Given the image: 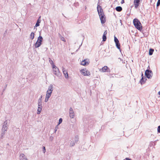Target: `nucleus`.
<instances>
[{
  "label": "nucleus",
  "mask_w": 160,
  "mask_h": 160,
  "mask_svg": "<svg viewBox=\"0 0 160 160\" xmlns=\"http://www.w3.org/2000/svg\"><path fill=\"white\" fill-rule=\"evenodd\" d=\"M52 91L53 86L52 84H51L49 87L48 90L47 92L48 91L49 93H51V94H52Z\"/></svg>",
  "instance_id": "nucleus-17"
},
{
  "label": "nucleus",
  "mask_w": 160,
  "mask_h": 160,
  "mask_svg": "<svg viewBox=\"0 0 160 160\" xmlns=\"http://www.w3.org/2000/svg\"><path fill=\"white\" fill-rule=\"evenodd\" d=\"M124 2H125L124 0H122L121 2V3L122 4L124 3Z\"/></svg>",
  "instance_id": "nucleus-42"
},
{
  "label": "nucleus",
  "mask_w": 160,
  "mask_h": 160,
  "mask_svg": "<svg viewBox=\"0 0 160 160\" xmlns=\"http://www.w3.org/2000/svg\"><path fill=\"white\" fill-rule=\"evenodd\" d=\"M107 37H106V35L103 34V35L102 36V41H103V42H105V41L106 40V39H107Z\"/></svg>",
  "instance_id": "nucleus-24"
},
{
  "label": "nucleus",
  "mask_w": 160,
  "mask_h": 160,
  "mask_svg": "<svg viewBox=\"0 0 160 160\" xmlns=\"http://www.w3.org/2000/svg\"><path fill=\"white\" fill-rule=\"evenodd\" d=\"M133 3L135 8H137L139 6L140 2H142V0H133Z\"/></svg>",
  "instance_id": "nucleus-7"
},
{
  "label": "nucleus",
  "mask_w": 160,
  "mask_h": 160,
  "mask_svg": "<svg viewBox=\"0 0 160 160\" xmlns=\"http://www.w3.org/2000/svg\"><path fill=\"white\" fill-rule=\"evenodd\" d=\"M85 72H85V75L89 76L90 75V72H89V71H88V70H86Z\"/></svg>",
  "instance_id": "nucleus-28"
},
{
  "label": "nucleus",
  "mask_w": 160,
  "mask_h": 160,
  "mask_svg": "<svg viewBox=\"0 0 160 160\" xmlns=\"http://www.w3.org/2000/svg\"><path fill=\"white\" fill-rule=\"evenodd\" d=\"M7 33V31H5V33H4V34H5V33Z\"/></svg>",
  "instance_id": "nucleus-49"
},
{
  "label": "nucleus",
  "mask_w": 160,
  "mask_h": 160,
  "mask_svg": "<svg viewBox=\"0 0 160 160\" xmlns=\"http://www.w3.org/2000/svg\"><path fill=\"white\" fill-rule=\"evenodd\" d=\"M133 24L135 28L142 33H144V30H142V24L140 21L137 18L133 20Z\"/></svg>",
  "instance_id": "nucleus-1"
},
{
  "label": "nucleus",
  "mask_w": 160,
  "mask_h": 160,
  "mask_svg": "<svg viewBox=\"0 0 160 160\" xmlns=\"http://www.w3.org/2000/svg\"><path fill=\"white\" fill-rule=\"evenodd\" d=\"M114 41L116 44V46L117 48L119 49L120 52H121V50L120 48V44L118 39L115 36H114Z\"/></svg>",
  "instance_id": "nucleus-5"
},
{
  "label": "nucleus",
  "mask_w": 160,
  "mask_h": 160,
  "mask_svg": "<svg viewBox=\"0 0 160 160\" xmlns=\"http://www.w3.org/2000/svg\"><path fill=\"white\" fill-rule=\"evenodd\" d=\"M154 50L152 48H150L149 51V55L150 56L152 55L153 52Z\"/></svg>",
  "instance_id": "nucleus-21"
},
{
  "label": "nucleus",
  "mask_w": 160,
  "mask_h": 160,
  "mask_svg": "<svg viewBox=\"0 0 160 160\" xmlns=\"http://www.w3.org/2000/svg\"><path fill=\"white\" fill-rule=\"evenodd\" d=\"M150 69V67H149V66H148V69H148V70H149Z\"/></svg>",
  "instance_id": "nucleus-47"
},
{
  "label": "nucleus",
  "mask_w": 160,
  "mask_h": 160,
  "mask_svg": "<svg viewBox=\"0 0 160 160\" xmlns=\"http://www.w3.org/2000/svg\"><path fill=\"white\" fill-rule=\"evenodd\" d=\"M43 39L42 37L40 34L36 42L34 44V46L35 48H38L42 44Z\"/></svg>",
  "instance_id": "nucleus-2"
},
{
  "label": "nucleus",
  "mask_w": 160,
  "mask_h": 160,
  "mask_svg": "<svg viewBox=\"0 0 160 160\" xmlns=\"http://www.w3.org/2000/svg\"><path fill=\"white\" fill-rule=\"evenodd\" d=\"M160 5V1H158L157 3V8Z\"/></svg>",
  "instance_id": "nucleus-37"
},
{
  "label": "nucleus",
  "mask_w": 160,
  "mask_h": 160,
  "mask_svg": "<svg viewBox=\"0 0 160 160\" xmlns=\"http://www.w3.org/2000/svg\"><path fill=\"white\" fill-rule=\"evenodd\" d=\"M51 95V93H49L48 91L47 92L45 100V102H47L48 101V99L50 97Z\"/></svg>",
  "instance_id": "nucleus-13"
},
{
  "label": "nucleus",
  "mask_w": 160,
  "mask_h": 160,
  "mask_svg": "<svg viewBox=\"0 0 160 160\" xmlns=\"http://www.w3.org/2000/svg\"><path fill=\"white\" fill-rule=\"evenodd\" d=\"M75 143L74 142L72 141H71L70 144V147L73 146L75 145Z\"/></svg>",
  "instance_id": "nucleus-29"
},
{
  "label": "nucleus",
  "mask_w": 160,
  "mask_h": 160,
  "mask_svg": "<svg viewBox=\"0 0 160 160\" xmlns=\"http://www.w3.org/2000/svg\"><path fill=\"white\" fill-rule=\"evenodd\" d=\"M5 134H3V133H2L1 132V137H0V138L1 139H2L3 138H4V135Z\"/></svg>",
  "instance_id": "nucleus-35"
},
{
  "label": "nucleus",
  "mask_w": 160,
  "mask_h": 160,
  "mask_svg": "<svg viewBox=\"0 0 160 160\" xmlns=\"http://www.w3.org/2000/svg\"><path fill=\"white\" fill-rule=\"evenodd\" d=\"M53 138L52 137H50V139L51 141H52L53 140Z\"/></svg>",
  "instance_id": "nucleus-45"
},
{
  "label": "nucleus",
  "mask_w": 160,
  "mask_h": 160,
  "mask_svg": "<svg viewBox=\"0 0 160 160\" xmlns=\"http://www.w3.org/2000/svg\"><path fill=\"white\" fill-rule=\"evenodd\" d=\"M120 60H121H121H122V59H120Z\"/></svg>",
  "instance_id": "nucleus-56"
},
{
  "label": "nucleus",
  "mask_w": 160,
  "mask_h": 160,
  "mask_svg": "<svg viewBox=\"0 0 160 160\" xmlns=\"http://www.w3.org/2000/svg\"><path fill=\"white\" fill-rule=\"evenodd\" d=\"M42 151L44 153H45L46 152V148L45 146H43L42 147Z\"/></svg>",
  "instance_id": "nucleus-33"
},
{
  "label": "nucleus",
  "mask_w": 160,
  "mask_h": 160,
  "mask_svg": "<svg viewBox=\"0 0 160 160\" xmlns=\"http://www.w3.org/2000/svg\"><path fill=\"white\" fill-rule=\"evenodd\" d=\"M147 77H144V80H145L146 81L147 80Z\"/></svg>",
  "instance_id": "nucleus-43"
},
{
  "label": "nucleus",
  "mask_w": 160,
  "mask_h": 160,
  "mask_svg": "<svg viewBox=\"0 0 160 160\" xmlns=\"http://www.w3.org/2000/svg\"><path fill=\"white\" fill-rule=\"evenodd\" d=\"M8 129V127L7 126H2V131H7Z\"/></svg>",
  "instance_id": "nucleus-25"
},
{
  "label": "nucleus",
  "mask_w": 160,
  "mask_h": 160,
  "mask_svg": "<svg viewBox=\"0 0 160 160\" xmlns=\"http://www.w3.org/2000/svg\"><path fill=\"white\" fill-rule=\"evenodd\" d=\"M19 159L20 160H28L26 156L23 153L20 154Z\"/></svg>",
  "instance_id": "nucleus-11"
},
{
  "label": "nucleus",
  "mask_w": 160,
  "mask_h": 160,
  "mask_svg": "<svg viewBox=\"0 0 160 160\" xmlns=\"http://www.w3.org/2000/svg\"><path fill=\"white\" fill-rule=\"evenodd\" d=\"M99 15L101 23L102 24L104 23L106 21V18L104 13L100 14Z\"/></svg>",
  "instance_id": "nucleus-6"
},
{
  "label": "nucleus",
  "mask_w": 160,
  "mask_h": 160,
  "mask_svg": "<svg viewBox=\"0 0 160 160\" xmlns=\"http://www.w3.org/2000/svg\"><path fill=\"white\" fill-rule=\"evenodd\" d=\"M62 121V118H60L59 119V121L58 122V125L60 124Z\"/></svg>",
  "instance_id": "nucleus-30"
},
{
  "label": "nucleus",
  "mask_w": 160,
  "mask_h": 160,
  "mask_svg": "<svg viewBox=\"0 0 160 160\" xmlns=\"http://www.w3.org/2000/svg\"><path fill=\"white\" fill-rule=\"evenodd\" d=\"M62 72L65 75V77L66 78H68V75L67 71L65 70L64 68L62 69Z\"/></svg>",
  "instance_id": "nucleus-15"
},
{
  "label": "nucleus",
  "mask_w": 160,
  "mask_h": 160,
  "mask_svg": "<svg viewBox=\"0 0 160 160\" xmlns=\"http://www.w3.org/2000/svg\"><path fill=\"white\" fill-rule=\"evenodd\" d=\"M53 73L57 76H59L60 75L59 70L58 68L55 65L52 66Z\"/></svg>",
  "instance_id": "nucleus-4"
},
{
  "label": "nucleus",
  "mask_w": 160,
  "mask_h": 160,
  "mask_svg": "<svg viewBox=\"0 0 160 160\" xmlns=\"http://www.w3.org/2000/svg\"><path fill=\"white\" fill-rule=\"evenodd\" d=\"M120 60H121H121H122V59H120Z\"/></svg>",
  "instance_id": "nucleus-55"
},
{
  "label": "nucleus",
  "mask_w": 160,
  "mask_h": 160,
  "mask_svg": "<svg viewBox=\"0 0 160 160\" xmlns=\"http://www.w3.org/2000/svg\"><path fill=\"white\" fill-rule=\"evenodd\" d=\"M86 69H85V70L84 69H81L80 70V72L83 74V75L84 76H85V71L86 70Z\"/></svg>",
  "instance_id": "nucleus-27"
},
{
  "label": "nucleus",
  "mask_w": 160,
  "mask_h": 160,
  "mask_svg": "<svg viewBox=\"0 0 160 160\" xmlns=\"http://www.w3.org/2000/svg\"><path fill=\"white\" fill-rule=\"evenodd\" d=\"M34 33L33 32H32L30 35V38L31 39L33 40L34 38Z\"/></svg>",
  "instance_id": "nucleus-22"
},
{
  "label": "nucleus",
  "mask_w": 160,
  "mask_h": 160,
  "mask_svg": "<svg viewBox=\"0 0 160 160\" xmlns=\"http://www.w3.org/2000/svg\"><path fill=\"white\" fill-rule=\"evenodd\" d=\"M78 141V138L75 137V143H77Z\"/></svg>",
  "instance_id": "nucleus-36"
},
{
  "label": "nucleus",
  "mask_w": 160,
  "mask_h": 160,
  "mask_svg": "<svg viewBox=\"0 0 160 160\" xmlns=\"http://www.w3.org/2000/svg\"><path fill=\"white\" fill-rule=\"evenodd\" d=\"M158 94L160 95V91L158 92Z\"/></svg>",
  "instance_id": "nucleus-48"
},
{
  "label": "nucleus",
  "mask_w": 160,
  "mask_h": 160,
  "mask_svg": "<svg viewBox=\"0 0 160 160\" xmlns=\"http://www.w3.org/2000/svg\"><path fill=\"white\" fill-rule=\"evenodd\" d=\"M150 146H151L152 145H155V144L153 142H151L150 143Z\"/></svg>",
  "instance_id": "nucleus-38"
},
{
  "label": "nucleus",
  "mask_w": 160,
  "mask_h": 160,
  "mask_svg": "<svg viewBox=\"0 0 160 160\" xmlns=\"http://www.w3.org/2000/svg\"><path fill=\"white\" fill-rule=\"evenodd\" d=\"M6 87H7V85H6V86H5V88H6Z\"/></svg>",
  "instance_id": "nucleus-51"
},
{
  "label": "nucleus",
  "mask_w": 160,
  "mask_h": 160,
  "mask_svg": "<svg viewBox=\"0 0 160 160\" xmlns=\"http://www.w3.org/2000/svg\"><path fill=\"white\" fill-rule=\"evenodd\" d=\"M115 9L117 11L120 12L122 10V8L121 6H117L116 8Z\"/></svg>",
  "instance_id": "nucleus-20"
},
{
  "label": "nucleus",
  "mask_w": 160,
  "mask_h": 160,
  "mask_svg": "<svg viewBox=\"0 0 160 160\" xmlns=\"http://www.w3.org/2000/svg\"><path fill=\"white\" fill-rule=\"evenodd\" d=\"M86 60V59H85L82 60L80 63L81 65L84 66H87L89 64V62H88Z\"/></svg>",
  "instance_id": "nucleus-12"
},
{
  "label": "nucleus",
  "mask_w": 160,
  "mask_h": 160,
  "mask_svg": "<svg viewBox=\"0 0 160 160\" xmlns=\"http://www.w3.org/2000/svg\"><path fill=\"white\" fill-rule=\"evenodd\" d=\"M100 71L102 72H110L111 71L110 69L107 66L103 67L102 69H100Z\"/></svg>",
  "instance_id": "nucleus-8"
},
{
  "label": "nucleus",
  "mask_w": 160,
  "mask_h": 160,
  "mask_svg": "<svg viewBox=\"0 0 160 160\" xmlns=\"http://www.w3.org/2000/svg\"><path fill=\"white\" fill-rule=\"evenodd\" d=\"M117 1V0H115V1Z\"/></svg>",
  "instance_id": "nucleus-54"
},
{
  "label": "nucleus",
  "mask_w": 160,
  "mask_h": 160,
  "mask_svg": "<svg viewBox=\"0 0 160 160\" xmlns=\"http://www.w3.org/2000/svg\"><path fill=\"white\" fill-rule=\"evenodd\" d=\"M42 105H38V109L37 110V114H39L42 110Z\"/></svg>",
  "instance_id": "nucleus-18"
},
{
  "label": "nucleus",
  "mask_w": 160,
  "mask_h": 160,
  "mask_svg": "<svg viewBox=\"0 0 160 160\" xmlns=\"http://www.w3.org/2000/svg\"><path fill=\"white\" fill-rule=\"evenodd\" d=\"M158 132V133H160V125L157 128Z\"/></svg>",
  "instance_id": "nucleus-34"
},
{
  "label": "nucleus",
  "mask_w": 160,
  "mask_h": 160,
  "mask_svg": "<svg viewBox=\"0 0 160 160\" xmlns=\"http://www.w3.org/2000/svg\"><path fill=\"white\" fill-rule=\"evenodd\" d=\"M59 37L60 38L61 40L64 42H66V40L64 38L62 37L60 33H58Z\"/></svg>",
  "instance_id": "nucleus-23"
},
{
  "label": "nucleus",
  "mask_w": 160,
  "mask_h": 160,
  "mask_svg": "<svg viewBox=\"0 0 160 160\" xmlns=\"http://www.w3.org/2000/svg\"><path fill=\"white\" fill-rule=\"evenodd\" d=\"M42 96L41 95V96L40 98H39V99H38V101H39V100H40V101H42Z\"/></svg>",
  "instance_id": "nucleus-40"
},
{
  "label": "nucleus",
  "mask_w": 160,
  "mask_h": 160,
  "mask_svg": "<svg viewBox=\"0 0 160 160\" xmlns=\"http://www.w3.org/2000/svg\"><path fill=\"white\" fill-rule=\"evenodd\" d=\"M6 87H7V85H6V86H5V88H6Z\"/></svg>",
  "instance_id": "nucleus-53"
},
{
  "label": "nucleus",
  "mask_w": 160,
  "mask_h": 160,
  "mask_svg": "<svg viewBox=\"0 0 160 160\" xmlns=\"http://www.w3.org/2000/svg\"><path fill=\"white\" fill-rule=\"evenodd\" d=\"M41 16H40L38 19L37 20L35 26L34 27V28L35 27H37L39 26L40 25V23L41 22V20L40 19Z\"/></svg>",
  "instance_id": "nucleus-14"
},
{
  "label": "nucleus",
  "mask_w": 160,
  "mask_h": 160,
  "mask_svg": "<svg viewBox=\"0 0 160 160\" xmlns=\"http://www.w3.org/2000/svg\"><path fill=\"white\" fill-rule=\"evenodd\" d=\"M42 101H40V100L38 101V105H42Z\"/></svg>",
  "instance_id": "nucleus-32"
},
{
  "label": "nucleus",
  "mask_w": 160,
  "mask_h": 160,
  "mask_svg": "<svg viewBox=\"0 0 160 160\" xmlns=\"http://www.w3.org/2000/svg\"><path fill=\"white\" fill-rule=\"evenodd\" d=\"M7 121H8V120H6L4 121L3 126H8L7 125V123H8Z\"/></svg>",
  "instance_id": "nucleus-31"
},
{
  "label": "nucleus",
  "mask_w": 160,
  "mask_h": 160,
  "mask_svg": "<svg viewBox=\"0 0 160 160\" xmlns=\"http://www.w3.org/2000/svg\"><path fill=\"white\" fill-rule=\"evenodd\" d=\"M88 122L89 127L91 128L92 127L94 123V121L92 119H90L88 121Z\"/></svg>",
  "instance_id": "nucleus-16"
},
{
  "label": "nucleus",
  "mask_w": 160,
  "mask_h": 160,
  "mask_svg": "<svg viewBox=\"0 0 160 160\" xmlns=\"http://www.w3.org/2000/svg\"><path fill=\"white\" fill-rule=\"evenodd\" d=\"M5 131H2V133H3V134H5Z\"/></svg>",
  "instance_id": "nucleus-46"
},
{
  "label": "nucleus",
  "mask_w": 160,
  "mask_h": 160,
  "mask_svg": "<svg viewBox=\"0 0 160 160\" xmlns=\"http://www.w3.org/2000/svg\"><path fill=\"white\" fill-rule=\"evenodd\" d=\"M144 76H143V74L142 73V78L140 79V82L141 85L144 84L146 82V81L144 80Z\"/></svg>",
  "instance_id": "nucleus-19"
},
{
  "label": "nucleus",
  "mask_w": 160,
  "mask_h": 160,
  "mask_svg": "<svg viewBox=\"0 0 160 160\" xmlns=\"http://www.w3.org/2000/svg\"><path fill=\"white\" fill-rule=\"evenodd\" d=\"M49 62H50V63L52 65V66L55 65L53 61L50 58H49Z\"/></svg>",
  "instance_id": "nucleus-26"
},
{
  "label": "nucleus",
  "mask_w": 160,
  "mask_h": 160,
  "mask_svg": "<svg viewBox=\"0 0 160 160\" xmlns=\"http://www.w3.org/2000/svg\"><path fill=\"white\" fill-rule=\"evenodd\" d=\"M125 159H126V160H132V159L128 158H125Z\"/></svg>",
  "instance_id": "nucleus-44"
},
{
  "label": "nucleus",
  "mask_w": 160,
  "mask_h": 160,
  "mask_svg": "<svg viewBox=\"0 0 160 160\" xmlns=\"http://www.w3.org/2000/svg\"><path fill=\"white\" fill-rule=\"evenodd\" d=\"M107 30H105V31L104 32V33H103V34H105V35H107Z\"/></svg>",
  "instance_id": "nucleus-41"
},
{
  "label": "nucleus",
  "mask_w": 160,
  "mask_h": 160,
  "mask_svg": "<svg viewBox=\"0 0 160 160\" xmlns=\"http://www.w3.org/2000/svg\"><path fill=\"white\" fill-rule=\"evenodd\" d=\"M6 87H7V85H6V86H5V88H6Z\"/></svg>",
  "instance_id": "nucleus-52"
},
{
  "label": "nucleus",
  "mask_w": 160,
  "mask_h": 160,
  "mask_svg": "<svg viewBox=\"0 0 160 160\" xmlns=\"http://www.w3.org/2000/svg\"><path fill=\"white\" fill-rule=\"evenodd\" d=\"M69 116L71 118H73L74 116V113L72 108L71 107L69 111Z\"/></svg>",
  "instance_id": "nucleus-10"
},
{
  "label": "nucleus",
  "mask_w": 160,
  "mask_h": 160,
  "mask_svg": "<svg viewBox=\"0 0 160 160\" xmlns=\"http://www.w3.org/2000/svg\"><path fill=\"white\" fill-rule=\"evenodd\" d=\"M158 1H160V0H158Z\"/></svg>",
  "instance_id": "nucleus-50"
},
{
  "label": "nucleus",
  "mask_w": 160,
  "mask_h": 160,
  "mask_svg": "<svg viewBox=\"0 0 160 160\" xmlns=\"http://www.w3.org/2000/svg\"><path fill=\"white\" fill-rule=\"evenodd\" d=\"M97 10L98 15H99L101 13L102 14L104 13L102 7L99 5V4H98Z\"/></svg>",
  "instance_id": "nucleus-9"
},
{
  "label": "nucleus",
  "mask_w": 160,
  "mask_h": 160,
  "mask_svg": "<svg viewBox=\"0 0 160 160\" xmlns=\"http://www.w3.org/2000/svg\"><path fill=\"white\" fill-rule=\"evenodd\" d=\"M153 74V72L151 70L147 69L145 71V75L146 77L148 79L152 78Z\"/></svg>",
  "instance_id": "nucleus-3"
},
{
  "label": "nucleus",
  "mask_w": 160,
  "mask_h": 160,
  "mask_svg": "<svg viewBox=\"0 0 160 160\" xmlns=\"http://www.w3.org/2000/svg\"><path fill=\"white\" fill-rule=\"evenodd\" d=\"M58 125H57V126H56L55 128V129H54V130H55V132H56V131H57V129H58Z\"/></svg>",
  "instance_id": "nucleus-39"
}]
</instances>
